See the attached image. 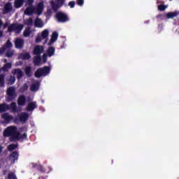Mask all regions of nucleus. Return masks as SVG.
<instances>
[{"instance_id": "f257e3e1", "label": "nucleus", "mask_w": 179, "mask_h": 179, "mask_svg": "<svg viewBox=\"0 0 179 179\" xmlns=\"http://www.w3.org/2000/svg\"><path fill=\"white\" fill-rule=\"evenodd\" d=\"M17 127L16 126H9L3 132V136L6 138L10 137L11 142H15L16 138H17Z\"/></svg>"}, {"instance_id": "f03ea898", "label": "nucleus", "mask_w": 179, "mask_h": 179, "mask_svg": "<svg viewBox=\"0 0 179 179\" xmlns=\"http://www.w3.org/2000/svg\"><path fill=\"white\" fill-rule=\"evenodd\" d=\"M51 72V68L50 66H45L42 68H39L34 73L35 78H40L41 76H47Z\"/></svg>"}, {"instance_id": "7ed1b4c3", "label": "nucleus", "mask_w": 179, "mask_h": 179, "mask_svg": "<svg viewBox=\"0 0 179 179\" xmlns=\"http://www.w3.org/2000/svg\"><path fill=\"white\" fill-rule=\"evenodd\" d=\"M55 17L59 23H66V22H69V17L64 12L57 13Z\"/></svg>"}, {"instance_id": "20e7f679", "label": "nucleus", "mask_w": 179, "mask_h": 179, "mask_svg": "<svg viewBox=\"0 0 179 179\" xmlns=\"http://www.w3.org/2000/svg\"><path fill=\"white\" fill-rule=\"evenodd\" d=\"M7 101H12L13 100H15L16 97H17L15 87H10L7 89Z\"/></svg>"}, {"instance_id": "39448f33", "label": "nucleus", "mask_w": 179, "mask_h": 179, "mask_svg": "<svg viewBox=\"0 0 179 179\" xmlns=\"http://www.w3.org/2000/svg\"><path fill=\"white\" fill-rule=\"evenodd\" d=\"M23 30V24H16L15 23L11 24L8 28V33H12V31H16V33H20Z\"/></svg>"}, {"instance_id": "423d86ee", "label": "nucleus", "mask_w": 179, "mask_h": 179, "mask_svg": "<svg viewBox=\"0 0 179 179\" xmlns=\"http://www.w3.org/2000/svg\"><path fill=\"white\" fill-rule=\"evenodd\" d=\"M50 35V31L48 29H44L41 34L36 36L35 40L36 43H41L43 40H45Z\"/></svg>"}, {"instance_id": "0eeeda50", "label": "nucleus", "mask_w": 179, "mask_h": 179, "mask_svg": "<svg viewBox=\"0 0 179 179\" xmlns=\"http://www.w3.org/2000/svg\"><path fill=\"white\" fill-rule=\"evenodd\" d=\"M44 9V3L40 2L37 6L36 8L34 7V13L35 15H38L40 16L43 14V10Z\"/></svg>"}, {"instance_id": "6e6552de", "label": "nucleus", "mask_w": 179, "mask_h": 179, "mask_svg": "<svg viewBox=\"0 0 179 179\" xmlns=\"http://www.w3.org/2000/svg\"><path fill=\"white\" fill-rule=\"evenodd\" d=\"M15 48H18L19 50H22L23 47L24 46V40L20 38H17L15 40Z\"/></svg>"}, {"instance_id": "1a4fd4ad", "label": "nucleus", "mask_w": 179, "mask_h": 179, "mask_svg": "<svg viewBox=\"0 0 179 179\" xmlns=\"http://www.w3.org/2000/svg\"><path fill=\"white\" fill-rule=\"evenodd\" d=\"M8 159L11 163L15 164V163H16V160L19 159V152L17 151L13 152L11 154H10Z\"/></svg>"}, {"instance_id": "9d476101", "label": "nucleus", "mask_w": 179, "mask_h": 179, "mask_svg": "<svg viewBox=\"0 0 179 179\" xmlns=\"http://www.w3.org/2000/svg\"><path fill=\"white\" fill-rule=\"evenodd\" d=\"M27 102V99H26V96L24 95H20L17 100V103L18 106H26V103Z\"/></svg>"}, {"instance_id": "9b49d317", "label": "nucleus", "mask_w": 179, "mask_h": 179, "mask_svg": "<svg viewBox=\"0 0 179 179\" xmlns=\"http://www.w3.org/2000/svg\"><path fill=\"white\" fill-rule=\"evenodd\" d=\"M1 118L4 120L6 124H9L10 121H13V116L10 115L9 113H6L1 115Z\"/></svg>"}, {"instance_id": "f8f14e48", "label": "nucleus", "mask_w": 179, "mask_h": 179, "mask_svg": "<svg viewBox=\"0 0 179 179\" xmlns=\"http://www.w3.org/2000/svg\"><path fill=\"white\" fill-rule=\"evenodd\" d=\"M20 122H27L29 120V113L22 112L18 115Z\"/></svg>"}, {"instance_id": "ddd939ff", "label": "nucleus", "mask_w": 179, "mask_h": 179, "mask_svg": "<svg viewBox=\"0 0 179 179\" xmlns=\"http://www.w3.org/2000/svg\"><path fill=\"white\" fill-rule=\"evenodd\" d=\"M44 51V46L36 45L34 49V55H41V52Z\"/></svg>"}, {"instance_id": "4468645a", "label": "nucleus", "mask_w": 179, "mask_h": 179, "mask_svg": "<svg viewBox=\"0 0 179 179\" xmlns=\"http://www.w3.org/2000/svg\"><path fill=\"white\" fill-rule=\"evenodd\" d=\"M12 73H14V75H16L18 80H20V79L23 78V71L20 69H15L12 71Z\"/></svg>"}, {"instance_id": "2eb2a0df", "label": "nucleus", "mask_w": 179, "mask_h": 179, "mask_svg": "<svg viewBox=\"0 0 179 179\" xmlns=\"http://www.w3.org/2000/svg\"><path fill=\"white\" fill-rule=\"evenodd\" d=\"M40 89V80H37L31 85L30 90L31 92H37Z\"/></svg>"}, {"instance_id": "dca6fc26", "label": "nucleus", "mask_w": 179, "mask_h": 179, "mask_svg": "<svg viewBox=\"0 0 179 179\" xmlns=\"http://www.w3.org/2000/svg\"><path fill=\"white\" fill-rule=\"evenodd\" d=\"M35 108H37V102L32 101L28 103L27 106V111H34Z\"/></svg>"}, {"instance_id": "f3484780", "label": "nucleus", "mask_w": 179, "mask_h": 179, "mask_svg": "<svg viewBox=\"0 0 179 179\" xmlns=\"http://www.w3.org/2000/svg\"><path fill=\"white\" fill-rule=\"evenodd\" d=\"M57 39H58V33L55 31L52 33V37L49 43H48V45H52V43H54L55 41H57Z\"/></svg>"}, {"instance_id": "a211bd4d", "label": "nucleus", "mask_w": 179, "mask_h": 179, "mask_svg": "<svg viewBox=\"0 0 179 179\" xmlns=\"http://www.w3.org/2000/svg\"><path fill=\"white\" fill-rule=\"evenodd\" d=\"M24 13L27 15V16H31V15L34 13V6L27 8L24 10Z\"/></svg>"}, {"instance_id": "6ab92c4d", "label": "nucleus", "mask_w": 179, "mask_h": 179, "mask_svg": "<svg viewBox=\"0 0 179 179\" xmlns=\"http://www.w3.org/2000/svg\"><path fill=\"white\" fill-rule=\"evenodd\" d=\"M23 3H24V0H15L14 6L16 9H19V8L23 6Z\"/></svg>"}, {"instance_id": "aec40b11", "label": "nucleus", "mask_w": 179, "mask_h": 179, "mask_svg": "<svg viewBox=\"0 0 179 179\" xmlns=\"http://www.w3.org/2000/svg\"><path fill=\"white\" fill-rule=\"evenodd\" d=\"M12 3L10 2H8L5 6H4V12L5 13H9L10 12H12Z\"/></svg>"}, {"instance_id": "412c9836", "label": "nucleus", "mask_w": 179, "mask_h": 179, "mask_svg": "<svg viewBox=\"0 0 179 179\" xmlns=\"http://www.w3.org/2000/svg\"><path fill=\"white\" fill-rule=\"evenodd\" d=\"M9 69H12V63L10 62H8L6 63L3 67H1V70L3 72H8V71H9Z\"/></svg>"}, {"instance_id": "4be33fe9", "label": "nucleus", "mask_w": 179, "mask_h": 179, "mask_svg": "<svg viewBox=\"0 0 179 179\" xmlns=\"http://www.w3.org/2000/svg\"><path fill=\"white\" fill-rule=\"evenodd\" d=\"M34 64L35 66H39V65H41V57L40 56H35L34 57Z\"/></svg>"}, {"instance_id": "5701e85b", "label": "nucleus", "mask_w": 179, "mask_h": 179, "mask_svg": "<svg viewBox=\"0 0 179 179\" xmlns=\"http://www.w3.org/2000/svg\"><path fill=\"white\" fill-rule=\"evenodd\" d=\"M20 139H27V134L24 133L23 134H20V133H17V137H15L16 141H20Z\"/></svg>"}, {"instance_id": "b1692460", "label": "nucleus", "mask_w": 179, "mask_h": 179, "mask_svg": "<svg viewBox=\"0 0 179 179\" xmlns=\"http://www.w3.org/2000/svg\"><path fill=\"white\" fill-rule=\"evenodd\" d=\"M7 110H9V105L5 103L0 104V113H5Z\"/></svg>"}, {"instance_id": "393cba45", "label": "nucleus", "mask_w": 179, "mask_h": 179, "mask_svg": "<svg viewBox=\"0 0 179 179\" xmlns=\"http://www.w3.org/2000/svg\"><path fill=\"white\" fill-rule=\"evenodd\" d=\"M47 54L48 57H52V55L55 54V48L49 47L47 51Z\"/></svg>"}, {"instance_id": "a878e982", "label": "nucleus", "mask_w": 179, "mask_h": 179, "mask_svg": "<svg viewBox=\"0 0 179 179\" xmlns=\"http://www.w3.org/2000/svg\"><path fill=\"white\" fill-rule=\"evenodd\" d=\"M18 148V144H15V143H12L10 144L9 145H8V152H13V150H15V149H17Z\"/></svg>"}, {"instance_id": "bb28decb", "label": "nucleus", "mask_w": 179, "mask_h": 179, "mask_svg": "<svg viewBox=\"0 0 179 179\" xmlns=\"http://www.w3.org/2000/svg\"><path fill=\"white\" fill-rule=\"evenodd\" d=\"M9 108L12 110L13 113H17V106L16 105V102H12L10 104Z\"/></svg>"}, {"instance_id": "cd10ccee", "label": "nucleus", "mask_w": 179, "mask_h": 179, "mask_svg": "<svg viewBox=\"0 0 179 179\" xmlns=\"http://www.w3.org/2000/svg\"><path fill=\"white\" fill-rule=\"evenodd\" d=\"M24 73H25L26 76H27V78H31V67H30L29 66L25 67Z\"/></svg>"}, {"instance_id": "c85d7f7f", "label": "nucleus", "mask_w": 179, "mask_h": 179, "mask_svg": "<svg viewBox=\"0 0 179 179\" xmlns=\"http://www.w3.org/2000/svg\"><path fill=\"white\" fill-rule=\"evenodd\" d=\"M178 15V12H170L166 14V17L168 19H173V17H176V16Z\"/></svg>"}, {"instance_id": "c756f323", "label": "nucleus", "mask_w": 179, "mask_h": 179, "mask_svg": "<svg viewBox=\"0 0 179 179\" xmlns=\"http://www.w3.org/2000/svg\"><path fill=\"white\" fill-rule=\"evenodd\" d=\"M21 58L24 61H26L27 59H30V58H31V56L30 55V53H29V52L22 53V54H21Z\"/></svg>"}, {"instance_id": "7c9ffc66", "label": "nucleus", "mask_w": 179, "mask_h": 179, "mask_svg": "<svg viewBox=\"0 0 179 179\" xmlns=\"http://www.w3.org/2000/svg\"><path fill=\"white\" fill-rule=\"evenodd\" d=\"M5 74H0V87L5 86Z\"/></svg>"}, {"instance_id": "2f4dec72", "label": "nucleus", "mask_w": 179, "mask_h": 179, "mask_svg": "<svg viewBox=\"0 0 179 179\" xmlns=\"http://www.w3.org/2000/svg\"><path fill=\"white\" fill-rule=\"evenodd\" d=\"M61 8L57 3L52 1V9L53 12H58V10Z\"/></svg>"}, {"instance_id": "473e14b6", "label": "nucleus", "mask_w": 179, "mask_h": 179, "mask_svg": "<svg viewBox=\"0 0 179 179\" xmlns=\"http://www.w3.org/2000/svg\"><path fill=\"white\" fill-rule=\"evenodd\" d=\"M35 26L36 27H43V20L40 18L36 19L35 20Z\"/></svg>"}, {"instance_id": "72a5a7b5", "label": "nucleus", "mask_w": 179, "mask_h": 179, "mask_svg": "<svg viewBox=\"0 0 179 179\" xmlns=\"http://www.w3.org/2000/svg\"><path fill=\"white\" fill-rule=\"evenodd\" d=\"M16 82V78L15 76H10V78L7 80L8 85H13Z\"/></svg>"}, {"instance_id": "f704fd0d", "label": "nucleus", "mask_w": 179, "mask_h": 179, "mask_svg": "<svg viewBox=\"0 0 179 179\" xmlns=\"http://www.w3.org/2000/svg\"><path fill=\"white\" fill-rule=\"evenodd\" d=\"M6 50H8V48H12V47H13V45L12 44V42H10V41L8 40L4 45H3Z\"/></svg>"}, {"instance_id": "c9c22d12", "label": "nucleus", "mask_w": 179, "mask_h": 179, "mask_svg": "<svg viewBox=\"0 0 179 179\" xmlns=\"http://www.w3.org/2000/svg\"><path fill=\"white\" fill-rule=\"evenodd\" d=\"M31 31H30V28L26 29L23 32L24 37H29L31 34Z\"/></svg>"}, {"instance_id": "e433bc0d", "label": "nucleus", "mask_w": 179, "mask_h": 179, "mask_svg": "<svg viewBox=\"0 0 179 179\" xmlns=\"http://www.w3.org/2000/svg\"><path fill=\"white\" fill-rule=\"evenodd\" d=\"M13 51L12 50H8L6 52V57H7L8 58H12V57H13Z\"/></svg>"}, {"instance_id": "4c0bfd02", "label": "nucleus", "mask_w": 179, "mask_h": 179, "mask_svg": "<svg viewBox=\"0 0 179 179\" xmlns=\"http://www.w3.org/2000/svg\"><path fill=\"white\" fill-rule=\"evenodd\" d=\"M8 179H17V178L16 177V175L15 174V173H8Z\"/></svg>"}, {"instance_id": "58836bf2", "label": "nucleus", "mask_w": 179, "mask_h": 179, "mask_svg": "<svg viewBox=\"0 0 179 179\" xmlns=\"http://www.w3.org/2000/svg\"><path fill=\"white\" fill-rule=\"evenodd\" d=\"M56 3L62 8L64 3H65V0H56Z\"/></svg>"}, {"instance_id": "ea45409f", "label": "nucleus", "mask_w": 179, "mask_h": 179, "mask_svg": "<svg viewBox=\"0 0 179 179\" xmlns=\"http://www.w3.org/2000/svg\"><path fill=\"white\" fill-rule=\"evenodd\" d=\"M37 170L41 171V173H45V169L41 165L38 166Z\"/></svg>"}, {"instance_id": "a19ab883", "label": "nucleus", "mask_w": 179, "mask_h": 179, "mask_svg": "<svg viewBox=\"0 0 179 179\" xmlns=\"http://www.w3.org/2000/svg\"><path fill=\"white\" fill-rule=\"evenodd\" d=\"M26 24L28 26H32L33 25V18L29 17L28 20H27Z\"/></svg>"}, {"instance_id": "79ce46f5", "label": "nucleus", "mask_w": 179, "mask_h": 179, "mask_svg": "<svg viewBox=\"0 0 179 179\" xmlns=\"http://www.w3.org/2000/svg\"><path fill=\"white\" fill-rule=\"evenodd\" d=\"M85 0H77V5H78V6H83Z\"/></svg>"}, {"instance_id": "37998d69", "label": "nucleus", "mask_w": 179, "mask_h": 179, "mask_svg": "<svg viewBox=\"0 0 179 179\" xmlns=\"http://www.w3.org/2000/svg\"><path fill=\"white\" fill-rule=\"evenodd\" d=\"M159 10H166V6L161 4L158 6Z\"/></svg>"}, {"instance_id": "c03bdc74", "label": "nucleus", "mask_w": 179, "mask_h": 179, "mask_svg": "<svg viewBox=\"0 0 179 179\" xmlns=\"http://www.w3.org/2000/svg\"><path fill=\"white\" fill-rule=\"evenodd\" d=\"M27 89H29V85H27V83H24L22 87V90H23V92H26Z\"/></svg>"}, {"instance_id": "a18cd8bd", "label": "nucleus", "mask_w": 179, "mask_h": 179, "mask_svg": "<svg viewBox=\"0 0 179 179\" xmlns=\"http://www.w3.org/2000/svg\"><path fill=\"white\" fill-rule=\"evenodd\" d=\"M27 3L29 6H33V3H34V0H27Z\"/></svg>"}, {"instance_id": "49530a36", "label": "nucleus", "mask_w": 179, "mask_h": 179, "mask_svg": "<svg viewBox=\"0 0 179 179\" xmlns=\"http://www.w3.org/2000/svg\"><path fill=\"white\" fill-rule=\"evenodd\" d=\"M69 6H70V8H75V1H70L69 3Z\"/></svg>"}, {"instance_id": "de8ad7c7", "label": "nucleus", "mask_w": 179, "mask_h": 179, "mask_svg": "<svg viewBox=\"0 0 179 179\" xmlns=\"http://www.w3.org/2000/svg\"><path fill=\"white\" fill-rule=\"evenodd\" d=\"M43 64H45V62H47V54H43Z\"/></svg>"}, {"instance_id": "09e8293b", "label": "nucleus", "mask_w": 179, "mask_h": 179, "mask_svg": "<svg viewBox=\"0 0 179 179\" xmlns=\"http://www.w3.org/2000/svg\"><path fill=\"white\" fill-rule=\"evenodd\" d=\"M6 51V49L4 46H3L1 48H0V54H3Z\"/></svg>"}, {"instance_id": "8fccbe9b", "label": "nucleus", "mask_w": 179, "mask_h": 179, "mask_svg": "<svg viewBox=\"0 0 179 179\" xmlns=\"http://www.w3.org/2000/svg\"><path fill=\"white\" fill-rule=\"evenodd\" d=\"M31 165H32V169H38V165L37 164H34V163H31Z\"/></svg>"}, {"instance_id": "3c124183", "label": "nucleus", "mask_w": 179, "mask_h": 179, "mask_svg": "<svg viewBox=\"0 0 179 179\" xmlns=\"http://www.w3.org/2000/svg\"><path fill=\"white\" fill-rule=\"evenodd\" d=\"M8 26H9V24L8 22H6L3 26V29H5L8 27Z\"/></svg>"}, {"instance_id": "603ef678", "label": "nucleus", "mask_w": 179, "mask_h": 179, "mask_svg": "<svg viewBox=\"0 0 179 179\" xmlns=\"http://www.w3.org/2000/svg\"><path fill=\"white\" fill-rule=\"evenodd\" d=\"M3 150V147L2 145H0V155L2 153V151Z\"/></svg>"}, {"instance_id": "864d4df0", "label": "nucleus", "mask_w": 179, "mask_h": 179, "mask_svg": "<svg viewBox=\"0 0 179 179\" xmlns=\"http://www.w3.org/2000/svg\"><path fill=\"white\" fill-rule=\"evenodd\" d=\"M66 46V44H65V42L63 43V45L61 46V48H65Z\"/></svg>"}, {"instance_id": "5fc2aeb1", "label": "nucleus", "mask_w": 179, "mask_h": 179, "mask_svg": "<svg viewBox=\"0 0 179 179\" xmlns=\"http://www.w3.org/2000/svg\"><path fill=\"white\" fill-rule=\"evenodd\" d=\"M2 24H3V22H2V20H0V29L2 27Z\"/></svg>"}, {"instance_id": "6e6d98bb", "label": "nucleus", "mask_w": 179, "mask_h": 179, "mask_svg": "<svg viewBox=\"0 0 179 179\" xmlns=\"http://www.w3.org/2000/svg\"><path fill=\"white\" fill-rule=\"evenodd\" d=\"M38 179H45V178H44L43 176H39Z\"/></svg>"}, {"instance_id": "4d7b16f0", "label": "nucleus", "mask_w": 179, "mask_h": 179, "mask_svg": "<svg viewBox=\"0 0 179 179\" xmlns=\"http://www.w3.org/2000/svg\"><path fill=\"white\" fill-rule=\"evenodd\" d=\"M14 121H15V122H16V121H17V119H15V120H14Z\"/></svg>"}, {"instance_id": "13d9d810", "label": "nucleus", "mask_w": 179, "mask_h": 179, "mask_svg": "<svg viewBox=\"0 0 179 179\" xmlns=\"http://www.w3.org/2000/svg\"><path fill=\"white\" fill-rule=\"evenodd\" d=\"M2 72V69H0V73Z\"/></svg>"}, {"instance_id": "bf43d9fd", "label": "nucleus", "mask_w": 179, "mask_h": 179, "mask_svg": "<svg viewBox=\"0 0 179 179\" xmlns=\"http://www.w3.org/2000/svg\"><path fill=\"white\" fill-rule=\"evenodd\" d=\"M169 1H173V0H169Z\"/></svg>"}]
</instances>
